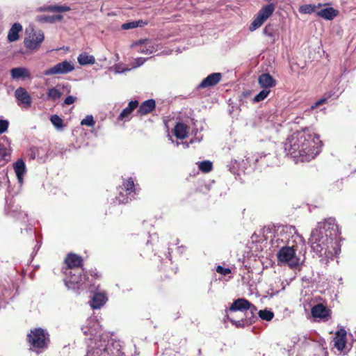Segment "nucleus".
<instances>
[{
    "label": "nucleus",
    "instance_id": "nucleus-41",
    "mask_svg": "<svg viewBox=\"0 0 356 356\" xmlns=\"http://www.w3.org/2000/svg\"><path fill=\"white\" fill-rule=\"evenodd\" d=\"M314 10V7L311 4H306L301 6L299 8V12L303 14H310Z\"/></svg>",
    "mask_w": 356,
    "mask_h": 356
},
{
    "label": "nucleus",
    "instance_id": "nucleus-7",
    "mask_svg": "<svg viewBox=\"0 0 356 356\" xmlns=\"http://www.w3.org/2000/svg\"><path fill=\"white\" fill-rule=\"evenodd\" d=\"M28 341L31 348L39 353L47 347V334L42 328H35L28 334Z\"/></svg>",
    "mask_w": 356,
    "mask_h": 356
},
{
    "label": "nucleus",
    "instance_id": "nucleus-17",
    "mask_svg": "<svg viewBox=\"0 0 356 356\" xmlns=\"http://www.w3.org/2000/svg\"><path fill=\"white\" fill-rule=\"evenodd\" d=\"M13 168L16 174L18 182L20 185L23 184L24 175L26 172V165L22 159H18L13 163Z\"/></svg>",
    "mask_w": 356,
    "mask_h": 356
},
{
    "label": "nucleus",
    "instance_id": "nucleus-1",
    "mask_svg": "<svg viewBox=\"0 0 356 356\" xmlns=\"http://www.w3.org/2000/svg\"><path fill=\"white\" fill-rule=\"evenodd\" d=\"M338 226L334 218H330L319 222L312 231L309 243L312 250L320 257L332 259L340 252V245L336 239Z\"/></svg>",
    "mask_w": 356,
    "mask_h": 356
},
{
    "label": "nucleus",
    "instance_id": "nucleus-23",
    "mask_svg": "<svg viewBox=\"0 0 356 356\" xmlns=\"http://www.w3.org/2000/svg\"><path fill=\"white\" fill-rule=\"evenodd\" d=\"M312 314L314 318L327 319L329 316V310L322 304H318L312 307Z\"/></svg>",
    "mask_w": 356,
    "mask_h": 356
},
{
    "label": "nucleus",
    "instance_id": "nucleus-47",
    "mask_svg": "<svg viewBox=\"0 0 356 356\" xmlns=\"http://www.w3.org/2000/svg\"><path fill=\"white\" fill-rule=\"evenodd\" d=\"M327 101L326 98H321L318 100L314 106H312V108H316L317 106L323 104Z\"/></svg>",
    "mask_w": 356,
    "mask_h": 356
},
{
    "label": "nucleus",
    "instance_id": "nucleus-40",
    "mask_svg": "<svg viewBox=\"0 0 356 356\" xmlns=\"http://www.w3.org/2000/svg\"><path fill=\"white\" fill-rule=\"evenodd\" d=\"M95 124L92 115H88L84 119L81 121V125H86L88 127H93Z\"/></svg>",
    "mask_w": 356,
    "mask_h": 356
},
{
    "label": "nucleus",
    "instance_id": "nucleus-24",
    "mask_svg": "<svg viewBox=\"0 0 356 356\" xmlns=\"http://www.w3.org/2000/svg\"><path fill=\"white\" fill-rule=\"evenodd\" d=\"M259 84L264 89H268L275 84V81L269 74H262L258 79Z\"/></svg>",
    "mask_w": 356,
    "mask_h": 356
},
{
    "label": "nucleus",
    "instance_id": "nucleus-10",
    "mask_svg": "<svg viewBox=\"0 0 356 356\" xmlns=\"http://www.w3.org/2000/svg\"><path fill=\"white\" fill-rule=\"evenodd\" d=\"M74 70V65L72 61L64 60L58 63L54 66L44 71L45 76H51L56 74H65L72 72Z\"/></svg>",
    "mask_w": 356,
    "mask_h": 356
},
{
    "label": "nucleus",
    "instance_id": "nucleus-20",
    "mask_svg": "<svg viewBox=\"0 0 356 356\" xmlns=\"http://www.w3.org/2000/svg\"><path fill=\"white\" fill-rule=\"evenodd\" d=\"M65 263L67 266V269L65 270H70L76 268H79V267L82 264V259L81 257L75 254H69L65 259Z\"/></svg>",
    "mask_w": 356,
    "mask_h": 356
},
{
    "label": "nucleus",
    "instance_id": "nucleus-44",
    "mask_svg": "<svg viewBox=\"0 0 356 356\" xmlns=\"http://www.w3.org/2000/svg\"><path fill=\"white\" fill-rule=\"evenodd\" d=\"M38 21L41 22H50L54 23L53 16L50 15H41L38 17Z\"/></svg>",
    "mask_w": 356,
    "mask_h": 356
},
{
    "label": "nucleus",
    "instance_id": "nucleus-22",
    "mask_svg": "<svg viewBox=\"0 0 356 356\" xmlns=\"http://www.w3.org/2000/svg\"><path fill=\"white\" fill-rule=\"evenodd\" d=\"M139 105L137 100L131 101L128 106L124 108L118 116L119 120H129V116L134 109H136Z\"/></svg>",
    "mask_w": 356,
    "mask_h": 356
},
{
    "label": "nucleus",
    "instance_id": "nucleus-14",
    "mask_svg": "<svg viewBox=\"0 0 356 356\" xmlns=\"http://www.w3.org/2000/svg\"><path fill=\"white\" fill-rule=\"evenodd\" d=\"M15 97L19 102V105L22 104L26 108L31 106V97L25 88L22 87L18 88L15 91Z\"/></svg>",
    "mask_w": 356,
    "mask_h": 356
},
{
    "label": "nucleus",
    "instance_id": "nucleus-5",
    "mask_svg": "<svg viewBox=\"0 0 356 356\" xmlns=\"http://www.w3.org/2000/svg\"><path fill=\"white\" fill-rule=\"evenodd\" d=\"M66 277L64 280L66 286L74 291L83 289V285L86 280V276L82 268L65 270Z\"/></svg>",
    "mask_w": 356,
    "mask_h": 356
},
{
    "label": "nucleus",
    "instance_id": "nucleus-38",
    "mask_svg": "<svg viewBox=\"0 0 356 356\" xmlns=\"http://www.w3.org/2000/svg\"><path fill=\"white\" fill-rule=\"evenodd\" d=\"M270 92L269 89H263L253 99L254 102H259L267 97Z\"/></svg>",
    "mask_w": 356,
    "mask_h": 356
},
{
    "label": "nucleus",
    "instance_id": "nucleus-51",
    "mask_svg": "<svg viewBox=\"0 0 356 356\" xmlns=\"http://www.w3.org/2000/svg\"><path fill=\"white\" fill-rule=\"evenodd\" d=\"M168 351H166L165 353H163V355H162V356H167V355H168Z\"/></svg>",
    "mask_w": 356,
    "mask_h": 356
},
{
    "label": "nucleus",
    "instance_id": "nucleus-37",
    "mask_svg": "<svg viewBox=\"0 0 356 356\" xmlns=\"http://www.w3.org/2000/svg\"><path fill=\"white\" fill-rule=\"evenodd\" d=\"M199 168L203 172H209L212 170V163L209 161H204L199 163Z\"/></svg>",
    "mask_w": 356,
    "mask_h": 356
},
{
    "label": "nucleus",
    "instance_id": "nucleus-26",
    "mask_svg": "<svg viewBox=\"0 0 356 356\" xmlns=\"http://www.w3.org/2000/svg\"><path fill=\"white\" fill-rule=\"evenodd\" d=\"M338 14V11L332 7L325 8L317 12V15L327 20H332Z\"/></svg>",
    "mask_w": 356,
    "mask_h": 356
},
{
    "label": "nucleus",
    "instance_id": "nucleus-49",
    "mask_svg": "<svg viewBox=\"0 0 356 356\" xmlns=\"http://www.w3.org/2000/svg\"><path fill=\"white\" fill-rule=\"evenodd\" d=\"M52 16H53L54 22H55L56 21H60L63 19V16L60 15H52Z\"/></svg>",
    "mask_w": 356,
    "mask_h": 356
},
{
    "label": "nucleus",
    "instance_id": "nucleus-50",
    "mask_svg": "<svg viewBox=\"0 0 356 356\" xmlns=\"http://www.w3.org/2000/svg\"><path fill=\"white\" fill-rule=\"evenodd\" d=\"M115 72H116V73H121V72H124V71H127V70H128V69H126V70H121V68L120 67V66H119V65H116V66L115 67Z\"/></svg>",
    "mask_w": 356,
    "mask_h": 356
},
{
    "label": "nucleus",
    "instance_id": "nucleus-15",
    "mask_svg": "<svg viewBox=\"0 0 356 356\" xmlns=\"http://www.w3.org/2000/svg\"><path fill=\"white\" fill-rule=\"evenodd\" d=\"M222 79V74L219 72L210 74L204 79L200 83L199 87L202 88H209L216 86Z\"/></svg>",
    "mask_w": 356,
    "mask_h": 356
},
{
    "label": "nucleus",
    "instance_id": "nucleus-29",
    "mask_svg": "<svg viewBox=\"0 0 356 356\" xmlns=\"http://www.w3.org/2000/svg\"><path fill=\"white\" fill-rule=\"evenodd\" d=\"M77 60L81 65H93L95 63V57L88 55L87 53L80 54L77 58Z\"/></svg>",
    "mask_w": 356,
    "mask_h": 356
},
{
    "label": "nucleus",
    "instance_id": "nucleus-16",
    "mask_svg": "<svg viewBox=\"0 0 356 356\" xmlns=\"http://www.w3.org/2000/svg\"><path fill=\"white\" fill-rule=\"evenodd\" d=\"M252 159L258 166H268L273 163L272 161L274 159V156L269 153L261 152L254 155Z\"/></svg>",
    "mask_w": 356,
    "mask_h": 356
},
{
    "label": "nucleus",
    "instance_id": "nucleus-8",
    "mask_svg": "<svg viewBox=\"0 0 356 356\" xmlns=\"http://www.w3.org/2000/svg\"><path fill=\"white\" fill-rule=\"evenodd\" d=\"M275 6L270 3L261 8L257 13V17L253 19L250 25L249 29L250 31H254L260 27L263 23L273 13L275 10Z\"/></svg>",
    "mask_w": 356,
    "mask_h": 356
},
{
    "label": "nucleus",
    "instance_id": "nucleus-43",
    "mask_svg": "<svg viewBox=\"0 0 356 356\" xmlns=\"http://www.w3.org/2000/svg\"><path fill=\"white\" fill-rule=\"evenodd\" d=\"M216 272L219 274L227 275L231 273V270L229 268H224L221 266H218L216 268Z\"/></svg>",
    "mask_w": 356,
    "mask_h": 356
},
{
    "label": "nucleus",
    "instance_id": "nucleus-13",
    "mask_svg": "<svg viewBox=\"0 0 356 356\" xmlns=\"http://www.w3.org/2000/svg\"><path fill=\"white\" fill-rule=\"evenodd\" d=\"M346 334L347 332L346 330L341 328L336 332L335 336L333 339L334 347L341 353H343V355L348 353V350H346Z\"/></svg>",
    "mask_w": 356,
    "mask_h": 356
},
{
    "label": "nucleus",
    "instance_id": "nucleus-42",
    "mask_svg": "<svg viewBox=\"0 0 356 356\" xmlns=\"http://www.w3.org/2000/svg\"><path fill=\"white\" fill-rule=\"evenodd\" d=\"M8 121L6 120H0V134L6 132L8 128Z\"/></svg>",
    "mask_w": 356,
    "mask_h": 356
},
{
    "label": "nucleus",
    "instance_id": "nucleus-18",
    "mask_svg": "<svg viewBox=\"0 0 356 356\" xmlns=\"http://www.w3.org/2000/svg\"><path fill=\"white\" fill-rule=\"evenodd\" d=\"M250 307V302L245 298H238L233 302L229 307L228 312H245Z\"/></svg>",
    "mask_w": 356,
    "mask_h": 356
},
{
    "label": "nucleus",
    "instance_id": "nucleus-27",
    "mask_svg": "<svg viewBox=\"0 0 356 356\" xmlns=\"http://www.w3.org/2000/svg\"><path fill=\"white\" fill-rule=\"evenodd\" d=\"M106 302V297L102 293H96L90 302V306L93 309H99Z\"/></svg>",
    "mask_w": 356,
    "mask_h": 356
},
{
    "label": "nucleus",
    "instance_id": "nucleus-46",
    "mask_svg": "<svg viewBox=\"0 0 356 356\" xmlns=\"http://www.w3.org/2000/svg\"><path fill=\"white\" fill-rule=\"evenodd\" d=\"M146 61L145 58H138L134 61V67H139L142 65Z\"/></svg>",
    "mask_w": 356,
    "mask_h": 356
},
{
    "label": "nucleus",
    "instance_id": "nucleus-12",
    "mask_svg": "<svg viewBox=\"0 0 356 356\" xmlns=\"http://www.w3.org/2000/svg\"><path fill=\"white\" fill-rule=\"evenodd\" d=\"M131 47L137 52L143 54H152L156 51V47L152 42L147 39L140 40L132 44Z\"/></svg>",
    "mask_w": 356,
    "mask_h": 356
},
{
    "label": "nucleus",
    "instance_id": "nucleus-3",
    "mask_svg": "<svg viewBox=\"0 0 356 356\" xmlns=\"http://www.w3.org/2000/svg\"><path fill=\"white\" fill-rule=\"evenodd\" d=\"M284 150L297 161H309L321 152L319 136L305 128L291 135L284 143Z\"/></svg>",
    "mask_w": 356,
    "mask_h": 356
},
{
    "label": "nucleus",
    "instance_id": "nucleus-39",
    "mask_svg": "<svg viewBox=\"0 0 356 356\" xmlns=\"http://www.w3.org/2000/svg\"><path fill=\"white\" fill-rule=\"evenodd\" d=\"M10 155V149L4 145L0 143V161L7 159Z\"/></svg>",
    "mask_w": 356,
    "mask_h": 356
},
{
    "label": "nucleus",
    "instance_id": "nucleus-19",
    "mask_svg": "<svg viewBox=\"0 0 356 356\" xmlns=\"http://www.w3.org/2000/svg\"><path fill=\"white\" fill-rule=\"evenodd\" d=\"M10 75L13 79H31V72L26 67H14L10 70Z\"/></svg>",
    "mask_w": 356,
    "mask_h": 356
},
{
    "label": "nucleus",
    "instance_id": "nucleus-32",
    "mask_svg": "<svg viewBox=\"0 0 356 356\" xmlns=\"http://www.w3.org/2000/svg\"><path fill=\"white\" fill-rule=\"evenodd\" d=\"M62 92L56 88H52L48 90L47 99L53 101L58 100L60 98Z\"/></svg>",
    "mask_w": 356,
    "mask_h": 356
},
{
    "label": "nucleus",
    "instance_id": "nucleus-21",
    "mask_svg": "<svg viewBox=\"0 0 356 356\" xmlns=\"http://www.w3.org/2000/svg\"><path fill=\"white\" fill-rule=\"evenodd\" d=\"M156 106V102L154 99H148L143 102L137 111V113L139 115H145L154 110Z\"/></svg>",
    "mask_w": 356,
    "mask_h": 356
},
{
    "label": "nucleus",
    "instance_id": "nucleus-6",
    "mask_svg": "<svg viewBox=\"0 0 356 356\" xmlns=\"http://www.w3.org/2000/svg\"><path fill=\"white\" fill-rule=\"evenodd\" d=\"M280 247V250L277 254L278 261L291 268L297 267L300 263V258L296 255L293 244Z\"/></svg>",
    "mask_w": 356,
    "mask_h": 356
},
{
    "label": "nucleus",
    "instance_id": "nucleus-36",
    "mask_svg": "<svg viewBox=\"0 0 356 356\" xmlns=\"http://www.w3.org/2000/svg\"><path fill=\"white\" fill-rule=\"evenodd\" d=\"M263 33L270 38L273 39V41H275V31L273 28V26L270 24H268L266 26V27L263 30Z\"/></svg>",
    "mask_w": 356,
    "mask_h": 356
},
{
    "label": "nucleus",
    "instance_id": "nucleus-35",
    "mask_svg": "<svg viewBox=\"0 0 356 356\" xmlns=\"http://www.w3.org/2000/svg\"><path fill=\"white\" fill-rule=\"evenodd\" d=\"M259 316L265 321H269L274 317V314L270 310L264 309L259 312Z\"/></svg>",
    "mask_w": 356,
    "mask_h": 356
},
{
    "label": "nucleus",
    "instance_id": "nucleus-48",
    "mask_svg": "<svg viewBox=\"0 0 356 356\" xmlns=\"http://www.w3.org/2000/svg\"><path fill=\"white\" fill-rule=\"evenodd\" d=\"M248 310L250 311V312L251 313V314L254 317V314L257 312V307L254 305H253L252 303L250 302V307L248 308Z\"/></svg>",
    "mask_w": 356,
    "mask_h": 356
},
{
    "label": "nucleus",
    "instance_id": "nucleus-2",
    "mask_svg": "<svg viewBox=\"0 0 356 356\" xmlns=\"http://www.w3.org/2000/svg\"><path fill=\"white\" fill-rule=\"evenodd\" d=\"M85 335H90L85 356H124L120 341L112 339L108 333L100 334L101 325L90 318L81 328Z\"/></svg>",
    "mask_w": 356,
    "mask_h": 356
},
{
    "label": "nucleus",
    "instance_id": "nucleus-4",
    "mask_svg": "<svg viewBox=\"0 0 356 356\" xmlns=\"http://www.w3.org/2000/svg\"><path fill=\"white\" fill-rule=\"evenodd\" d=\"M298 237L295 227L291 225L279 226L271 241L272 245L275 248H279L282 245H290L291 241L293 243Z\"/></svg>",
    "mask_w": 356,
    "mask_h": 356
},
{
    "label": "nucleus",
    "instance_id": "nucleus-25",
    "mask_svg": "<svg viewBox=\"0 0 356 356\" xmlns=\"http://www.w3.org/2000/svg\"><path fill=\"white\" fill-rule=\"evenodd\" d=\"M22 31V26L19 23H15L10 29L8 33V40L10 42L19 39V33Z\"/></svg>",
    "mask_w": 356,
    "mask_h": 356
},
{
    "label": "nucleus",
    "instance_id": "nucleus-30",
    "mask_svg": "<svg viewBox=\"0 0 356 356\" xmlns=\"http://www.w3.org/2000/svg\"><path fill=\"white\" fill-rule=\"evenodd\" d=\"M227 313L228 311L225 310V318L229 320L236 327H244L246 325H249L251 323V322L248 323L247 320H245L243 318H241L239 321H235L233 318H229Z\"/></svg>",
    "mask_w": 356,
    "mask_h": 356
},
{
    "label": "nucleus",
    "instance_id": "nucleus-11",
    "mask_svg": "<svg viewBox=\"0 0 356 356\" xmlns=\"http://www.w3.org/2000/svg\"><path fill=\"white\" fill-rule=\"evenodd\" d=\"M44 39V35L41 31H35L32 29L31 32L24 38V46L29 50H36L40 47Z\"/></svg>",
    "mask_w": 356,
    "mask_h": 356
},
{
    "label": "nucleus",
    "instance_id": "nucleus-9",
    "mask_svg": "<svg viewBox=\"0 0 356 356\" xmlns=\"http://www.w3.org/2000/svg\"><path fill=\"white\" fill-rule=\"evenodd\" d=\"M135 195L134 181L133 179L130 177L124 181L123 187L122 188V191H120L117 200L119 203H127L129 200H131L134 198Z\"/></svg>",
    "mask_w": 356,
    "mask_h": 356
},
{
    "label": "nucleus",
    "instance_id": "nucleus-28",
    "mask_svg": "<svg viewBox=\"0 0 356 356\" xmlns=\"http://www.w3.org/2000/svg\"><path fill=\"white\" fill-rule=\"evenodd\" d=\"M188 127L183 123H177L174 129L175 136L179 139H184L187 136Z\"/></svg>",
    "mask_w": 356,
    "mask_h": 356
},
{
    "label": "nucleus",
    "instance_id": "nucleus-34",
    "mask_svg": "<svg viewBox=\"0 0 356 356\" xmlns=\"http://www.w3.org/2000/svg\"><path fill=\"white\" fill-rule=\"evenodd\" d=\"M50 121L52 124L58 130H61L63 128V121L58 115H53L50 118Z\"/></svg>",
    "mask_w": 356,
    "mask_h": 356
},
{
    "label": "nucleus",
    "instance_id": "nucleus-31",
    "mask_svg": "<svg viewBox=\"0 0 356 356\" xmlns=\"http://www.w3.org/2000/svg\"><path fill=\"white\" fill-rule=\"evenodd\" d=\"M42 10L55 13H63L70 10V8L67 6H49Z\"/></svg>",
    "mask_w": 356,
    "mask_h": 356
},
{
    "label": "nucleus",
    "instance_id": "nucleus-33",
    "mask_svg": "<svg viewBox=\"0 0 356 356\" xmlns=\"http://www.w3.org/2000/svg\"><path fill=\"white\" fill-rule=\"evenodd\" d=\"M145 23L142 20L133 21L124 23L122 25V29L124 30L132 29L138 26H143Z\"/></svg>",
    "mask_w": 356,
    "mask_h": 356
},
{
    "label": "nucleus",
    "instance_id": "nucleus-45",
    "mask_svg": "<svg viewBox=\"0 0 356 356\" xmlns=\"http://www.w3.org/2000/svg\"><path fill=\"white\" fill-rule=\"evenodd\" d=\"M76 98L73 96H68L64 100V104L66 105H70L75 102Z\"/></svg>",
    "mask_w": 356,
    "mask_h": 356
}]
</instances>
